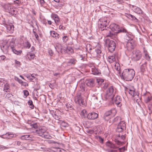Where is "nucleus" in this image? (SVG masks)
<instances>
[{"mask_svg":"<svg viewBox=\"0 0 152 152\" xmlns=\"http://www.w3.org/2000/svg\"><path fill=\"white\" fill-rule=\"evenodd\" d=\"M98 141L101 143H103L104 141V139L100 136L98 137L97 138Z\"/></svg>","mask_w":152,"mask_h":152,"instance_id":"nucleus-51","label":"nucleus"},{"mask_svg":"<svg viewBox=\"0 0 152 152\" xmlns=\"http://www.w3.org/2000/svg\"><path fill=\"white\" fill-rule=\"evenodd\" d=\"M108 152H119V151L117 150H110Z\"/></svg>","mask_w":152,"mask_h":152,"instance_id":"nucleus-64","label":"nucleus"},{"mask_svg":"<svg viewBox=\"0 0 152 152\" xmlns=\"http://www.w3.org/2000/svg\"><path fill=\"white\" fill-rule=\"evenodd\" d=\"M12 96V94L9 93L7 94V95L6 96L5 98H6L9 99H11Z\"/></svg>","mask_w":152,"mask_h":152,"instance_id":"nucleus-46","label":"nucleus"},{"mask_svg":"<svg viewBox=\"0 0 152 152\" xmlns=\"http://www.w3.org/2000/svg\"><path fill=\"white\" fill-rule=\"evenodd\" d=\"M48 52L49 54V55L50 56H53V51L51 50V49H49Z\"/></svg>","mask_w":152,"mask_h":152,"instance_id":"nucleus-63","label":"nucleus"},{"mask_svg":"<svg viewBox=\"0 0 152 152\" xmlns=\"http://www.w3.org/2000/svg\"><path fill=\"white\" fill-rule=\"evenodd\" d=\"M75 102L83 107H85L86 105V102L85 101L80 92L77 93L75 98Z\"/></svg>","mask_w":152,"mask_h":152,"instance_id":"nucleus-3","label":"nucleus"},{"mask_svg":"<svg viewBox=\"0 0 152 152\" xmlns=\"http://www.w3.org/2000/svg\"><path fill=\"white\" fill-rule=\"evenodd\" d=\"M134 44L133 41L127 42L126 47L127 49L129 50H131L134 48Z\"/></svg>","mask_w":152,"mask_h":152,"instance_id":"nucleus-18","label":"nucleus"},{"mask_svg":"<svg viewBox=\"0 0 152 152\" xmlns=\"http://www.w3.org/2000/svg\"><path fill=\"white\" fill-rule=\"evenodd\" d=\"M50 35L53 37L55 38L56 39L59 38V35L55 31H52L50 32Z\"/></svg>","mask_w":152,"mask_h":152,"instance_id":"nucleus-27","label":"nucleus"},{"mask_svg":"<svg viewBox=\"0 0 152 152\" xmlns=\"http://www.w3.org/2000/svg\"><path fill=\"white\" fill-rule=\"evenodd\" d=\"M115 59L114 56H112L108 57L107 60L110 63H111L115 61Z\"/></svg>","mask_w":152,"mask_h":152,"instance_id":"nucleus-35","label":"nucleus"},{"mask_svg":"<svg viewBox=\"0 0 152 152\" xmlns=\"http://www.w3.org/2000/svg\"><path fill=\"white\" fill-rule=\"evenodd\" d=\"M88 114L87 113V111L85 109L82 110L80 113V115L82 118H87Z\"/></svg>","mask_w":152,"mask_h":152,"instance_id":"nucleus-26","label":"nucleus"},{"mask_svg":"<svg viewBox=\"0 0 152 152\" xmlns=\"http://www.w3.org/2000/svg\"><path fill=\"white\" fill-rule=\"evenodd\" d=\"M129 94L132 95L133 97L137 95V93L135 91V89L133 87L129 89Z\"/></svg>","mask_w":152,"mask_h":152,"instance_id":"nucleus-31","label":"nucleus"},{"mask_svg":"<svg viewBox=\"0 0 152 152\" xmlns=\"http://www.w3.org/2000/svg\"><path fill=\"white\" fill-rule=\"evenodd\" d=\"M147 62H145L141 66L140 70L141 72H144L145 71L147 67Z\"/></svg>","mask_w":152,"mask_h":152,"instance_id":"nucleus-33","label":"nucleus"},{"mask_svg":"<svg viewBox=\"0 0 152 152\" xmlns=\"http://www.w3.org/2000/svg\"><path fill=\"white\" fill-rule=\"evenodd\" d=\"M11 134L9 133H7L5 135H2L1 137L4 138H10V137L9 136Z\"/></svg>","mask_w":152,"mask_h":152,"instance_id":"nucleus-45","label":"nucleus"},{"mask_svg":"<svg viewBox=\"0 0 152 152\" xmlns=\"http://www.w3.org/2000/svg\"><path fill=\"white\" fill-rule=\"evenodd\" d=\"M23 93L24 95L25 96V97H26L28 96L29 95V93L26 90L23 91Z\"/></svg>","mask_w":152,"mask_h":152,"instance_id":"nucleus-53","label":"nucleus"},{"mask_svg":"<svg viewBox=\"0 0 152 152\" xmlns=\"http://www.w3.org/2000/svg\"><path fill=\"white\" fill-rule=\"evenodd\" d=\"M1 6L5 11L8 12L11 10V8L12 7L10 3L2 4Z\"/></svg>","mask_w":152,"mask_h":152,"instance_id":"nucleus-15","label":"nucleus"},{"mask_svg":"<svg viewBox=\"0 0 152 152\" xmlns=\"http://www.w3.org/2000/svg\"><path fill=\"white\" fill-rule=\"evenodd\" d=\"M95 80L94 79H89L86 81L87 86L91 87H92L95 86Z\"/></svg>","mask_w":152,"mask_h":152,"instance_id":"nucleus-13","label":"nucleus"},{"mask_svg":"<svg viewBox=\"0 0 152 152\" xmlns=\"http://www.w3.org/2000/svg\"><path fill=\"white\" fill-rule=\"evenodd\" d=\"M126 37L125 39L127 41H126V42H130L132 41H133V37L132 35L129 33H127L126 34Z\"/></svg>","mask_w":152,"mask_h":152,"instance_id":"nucleus-28","label":"nucleus"},{"mask_svg":"<svg viewBox=\"0 0 152 152\" xmlns=\"http://www.w3.org/2000/svg\"><path fill=\"white\" fill-rule=\"evenodd\" d=\"M152 99V98L151 97L148 96L145 99V101L146 103H148Z\"/></svg>","mask_w":152,"mask_h":152,"instance_id":"nucleus-49","label":"nucleus"},{"mask_svg":"<svg viewBox=\"0 0 152 152\" xmlns=\"http://www.w3.org/2000/svg\"><path fill=\"white\" fill-rule=\"evenodd\" d=\"M106 145L107 147L111 149H115L118 148L117 145H115L111 142L109 141L106 143Z\"/></svg>","mask_w":152,"mask_h":152,"instance_id":"nucleus-20","label":"nucleus"},{"mask_svg":"<svg viewBox=\"0 0 152 152\" xmlns=\"http://www.w3.org/2000/svg\"><path fill=\"white\" fill-rule=\"evenodd\" d=\"M31 127L35 129H37L38 127V125L37 123H35L31 125Z\"/></svg>","mask_w":152,"mask_h":152,"instance_id":"nucleus-58","label":"nucleus"},{"mask_svg":"<svg viewBox=\"0 0 152 152\" xmlns=\"http://www.w3.org/2000/svg\"><path fill=\"white\" fill-rule=\"evenodd\" d=\"M120 33H128L127 30L125 28L123 27H121L120 28H119L118 31L115 32V33L116 35V34Z\"/></svg>","mask_w":152,"mask_h":152,"instance_id":"nucleus-29","label":"nucleus"},{"mask_svg":"<svg viewBox=\"0 0 152 152\" xmlns=\"http://www.w3.org/2000/svg\"><path fill=\"white\" fill-rule=\"evenodd\" d=\"M12 51L15 54L17 55H19L21 54L22 51L21 50H17L15 49H13L12 50Z\"/></svg>","mask_w":152,"mask_h":152,"instance_id":"nucleus-38","label":"nucleus"},{"mask_svg":"<svg viewBox=\"0 0 152 152\" xmlns=\"http://www.w3.org/2000/svg\"><path fill=\"white\" fill-rule=\"evenodd\" d=\"M98 116L97 113L94 112H91L88 114L87 118L90 120H93L96 119Z\"/></svg>","mask_w":152,"mask_h":152,"instance_id":"nucleus-11","label":"nucleus"},{"mask_svg":"<svg viewBox=\"0 0 152 152\" xmlns=\"http://www.w3.org/2000/svg\"><path fill=\"white\" fill-rule=\"evenodd\" d=\"M145 58L148 61H149L150 60V57L148 54L147 52L145 53Z\"/></svg>","mask_w":152,"mask_h":152,"instance_id":"nucleus-47","label":"nucleus"},{"mask_svg":"<svg viewBox=\"0 0 152 152\" xmlns=\"http://www.w3.org/2000/svg\"><path fill=\"white\" fill-rule=\"evenodd\" d=\"M122 102L121 98L120 96H117L114 99V102L115 104L117 105L119 107H121L122 105L121 102Z\"/></svg>","mask_w":152,"mask_h":152,"instance_id":"nucleus-16","label":"nucleus"},{"mask_svg":"<svg viewBox=\"0 0 152 152\" xmlns=\"http://www.w3.org/2000/svg\"><path fill=\"white\" fill-rule=\"evenodd\" d=\"M116 113V111L115 109H112L110 110L107 111L104 115V118L105 120H108L111 117L115 115Z\"/></svg>","mask_w":152,"mask_h":152,"instance_id":"nucleus-7","label":"nucleus"},{"mask_svg":"<svg viewBox=\"0 0 152 152\" xmlns=\"http://www.w3.org/2000/svg\"><path fill=\"white\" fill-rule=\"evenodd\" d=\"M114 90L113 86L109 87L107 91L106 94L104 96L106 100L111 101L113 100L115 95Z\"/></svg>","mask_w":152,"mask_h":152,"instance_id":"nucleus-2","label":"nucleus"},{"mask_svg":"<svg viewBox=\"0 0 152 152\" xmlns=\"http://www.w3.org/2000/svg\"><path fill=\"white\" fill-rule=\"evenodd\" d=\"M66 51L68 54H70L72 53L73 50L70 47H67L66 49Z\"/></svg>","mask_w":152,"mask_h":152,"instance_id":"nucleus-39","label":"nucleus"},{"mask_svg":"<svg viewBox=\"0 0 152 152\" xmlns=\"http://www.w3.org/2000/svg\"><path fill=\"white\" fill-rule=\"evenodd\" d=\"M4 81L3 79L0 78V86H2Z\"/></svg>","mask_w":152,"mask_h":152,"instance_id":"nucleus-62","label":"nucleus"},{"mask_svg":"<svg viewBox=\"0 0 152 152\" xmlns=\"http://www.w3.org/2000/svg\"><path fill=\"white\" fill-rule=\"evenodd\" d=\"M15 8H13V6L11 8V10H10L9 12H8L9 13H10L12 15H15Z\"/></svg>","mask_w":152,"mask_h":152,"instance_id":"nucleus-42","label":"nucleus"},{"mask_svg":"<svg viewBox=\"0 0 152 152\" xmlns=\"http://www.w3.org/2000/svg\"><path fill=\"white\" fill-rule=\"evenodd\" d=\"M61 149L59 148H54L53 151L56 152H61Z\"/></svg>","mask_w":152,"mask_h":152,"instance_id":"nucleus-56","label":"nucleus"},{"mask_svg":"<svg viewBox=\"0 0 152 152\" xmlns=\"http://www.w3.org/2000/svg\"><path fill=\"white\" fill-rule=\"evenodd\" d=\"M15 64L17 65L18 66L20 67L21 64L20 61H17L16 60H15Z\"/></svg>","mask_w":152,"mask_h":152,"instance_id":"nucleus-54","label":"nucleus"},{"mask_svg":"<svg viewBox=\"0 0 152 152\" xmlns=\"http://www.w3.org/2000/svg\"><path fill=\"white\" fill-rule=\"evenodd\" d=\"M66 106L67 108L68 109L71 110L73 109V104H70L69 103H66Z\"/></svg>","mask_w":152,"mask_h":152,"instance_id":"nucleus-40","label":"nucleus"},{"mask_svg":"<svg viewBox=\"0 0 152 152\" xmlns=\"http://www.w3.org/2000/svg\"><path fill=\"white\" fill-rule=\"evenodd\" d=\"M77 62V61L74 58H72L69 59L68 61L67 62V64L68 65L71 64L75 65Z\"/></svg>","mask_w":152,"mask_h":152,"instance_id":"nucleus-34","label":"nucleus"},{"mask_svg":"<svg viewBox=\"0 0 152 152\" xmlns=\"http://www.w3.org/2000/svg\"><path fill=\"white\" fill-rule=\"evenodd\" d=\"M51 18L54 20L55 22L56 25H57L60 22V18L58 16L54 13H52L51 15Z\"/></svg>","mask_w":152,"mask_h":152,"instance_id":"nucleus-17","label":"nucleus"},{"mask_svg":"<svg viewBox=\"0 0 152 152\" xmlns=\"http://www.w3.org/2000/svg\"><path fill=\"white\" fill-rule=\"evenodd\" d=\"M6 27L8 32L10 33H13L14 30V27L13 25H8Z\"/></svg>","mask_w":152,"mask_h":152,"instance_id":"nucleus-25","label":"nucleus"},{"mask_svg":"<svg viewBox=\"0 0 152 152\" xmlns=\"http://www.w3.org/2000/svg\"><path fill=\"white\" fill-rule=\"evenodd\" d=\"M105 28H102L100 29V30L104 31V32L105 33V36L107 37H109L112 39H114L116 37V35L115 32H111L110 31V28H108V29H105Z\"/></svg>","mask_w":152,"mask_h":152,"instance_id":"nucleus-6","label":"nucleus"},{"mask_svg":"<svg viewBox=\"0 0 152 152\" xmlns=\"http://www.w3.org/2000/svg\"><path fill=\"white\" fill-rule=\"evenodd\" d=\"M135 74V71L134 69H127L123 71L121 76L126 81H131L133 78Z\"/></svg>","mask_w":152,"mask_h":152,"instance_id":"nucleus-1","label":"nucleus"},{"mask_svg":"<svg viewBox=\"0 0 152 152\" xmlns=\"http://www.w3.org/2000/svg\"><path fill=\"white\" fill-rule=\"evenodd\" d=\"M142 56V53L139 50H134L132 52V58L134 61H137L140 60Z\"/></svg>","mask_w":152,"mask_h":152,"instance_id":"nucleus-5","label":"nucleus"},{"mask_svg":"<svg viewBox=\"0 0 152 152\" xmlns=\"http://www.w3.org/2000/svg\"><path fill=\"white\" fill-rule=\"evenodd\" d=\"M121 120V118L119 116H117L113 120V122H117Z\"/></svg>","mask_w":152,"mask_h":152,"instance_id":"nucleus-41","label":"nucleus"},{"mask_svg":"<svg viewBox=\"0 0 152 152\" xmlns=\"http://www.w3.org/2000/svg\"><path fill=\"white\" fill-rule=\"evenodd\" d=\"M68 37L67 36H64L62 38L64 42H66L68 40Z\"/></svg>","mask_w":152,"mask_h":152,"instance_id":"nucleus-52","label":"nucleus"},{"mask_svg":"<svg viewBox=\"0 0 152 152\" xmlns=\"http://www.w3.org/2000/svg\"><path fill=\"white\" fill-rule=\"evenodd\" d=\"M125 150V147H124L122 148H120L118 149V150L120 152H124Z\"/></svg>","mask_w":152,"mask_h":152,"instance_id":"nucleus-60","label":"nucleus"},{"mask_svg":"<svg viewBox=\"0 0 152 152\" xmlns=\"http://www.w3.org/2000/svg\"><path fill=\"white\" fill-rule=\"evenodd\" d=\"M94 54L96 56H101L102 53L100 47L96 48L95 49Z\"/></svg>","mask_w":152,"mask_h":152,"instance_id":"nucleus-22","label":"nucleus"},{"mask_svg":"<svg viewBox=\"0 0 152 152\" xmlns=\"http://www.w3.org/2000/svg\"><path fill=\"white\" fill-rule=\"evenodd\" d=\"M91 71L92 74L95 75H99L100 73V71L94 67L92 68Z\"/></svg>","mask_w":152,"mask_h":152,"instance_id":"nucleus-30","label":"nucleus"},{"mask_svg":"<svg viewBox=\"0 0 152 152\" xmlns=\"http://www.w3.org/2000/svg\"><path fill=\"white\" fill-rule=\"evenodd\" d=\"M132 7L133 10L136 13L139 14H142L143 12L140 8L134 5H132Z\"/></svg>","mask_w":152,"mask_h":152,"instance_id":"nucleus-21","label":"nucleus"},{"mask_svg":"<svg viewBox=\"0 0 152 152\" xmlns=\"http://www.w3.org/2000/svg\"><path fill=\"white\" fill-rule=\"evenodd\" d=\"M9 90L10 89V86L9 84L6 83L4 85V91L5 92H7V90L9 91Z\"/></svg>","mask_w":152,"mask_h":152,"instance_id":"nucleus-37","label":"nucleus"},{"mask_svg":"<svg viewBox=\"0 0 152 152\" xmlns=\"http://www.w3.org/2000/svg\"><path fill=\"white\" fill-rule=\"evenodd\" d=\"M20 139L22 140H29L30 141L33 140L32 136L29 135H24L22 136H21Z\"/></svg>","mask_w":152,"mask_h":152,"instance_id":"nucleus-23","label":"nucleus"},{"mask_svg":"<svg viewBox=\"0 0 152 152\" xmlns=\"http://www.w3.org/2000/svg\"><path fill=\"white\" fill-rule=\"evenodd\" d=\"M28 78H29L31 81H32L34 78H35L34 76L33 75V74L31 75V76H29L27 77Z\"/></svg>","mask_w":152,"mask_h":152,"instance_id":"nucleus-57","label":"nucleus"},{"mask_svg":"<svg viewBox=\"0 0 152 152\" xmlns=\"http://www.w3.org/2000/svg\"><path fill=\"white\" fill-rule=\"evenodd\" d=\"M14 2L15 4H20L21 3V0H16L14 1Z\"/></svg>","mask_w":152,"mask_h":152,"instance_id":"nucleus-61","label":"nucleus"},{"mask_svg":"<svg viewBox=\"0 0 152 152\" xmlns=\"http://www.w3.org/2000/svg\"><path fill=\"white\" fill-rule=\"evenodd\" d=\"M130 19H131L132 20H134L135 22H137L138 21V20L134 16L132 15Z\"/></svg>","mask_w":152,"mask_h":152,"instance_id":"nucleus-55","label":"nucleus"},{"mask_svg":"<svg viewBox=\"0 0 152 152\" xmlns=\"http://www.w3.org/2000/svg\"><path fill=\"white\" fill-rule=\"evenodd\" d=\"M46 131V128L44 126H43L40 128L39 130H37V133L39 134V136L42 137H45V133Z\"/></svg>","mask_w":152,"mask_h":152,"instance_id":"nucleus-12","label":"nucleus"},{"mask_svg":"<svg viewBox=\"0 0 152 152\" xmlns=\"http://www.w3.org/2000/svg\"><path fill=\"white\" fill-rule=\"evenodd\" d=\"M79 86L81 88V91H84L85 90V85L84 80L81 79L80 80L79 82Z\"/></svg>","mask_w":152,"mask_h":152,"instance_id":"nucleus-24","label":"nucleus"},{"mask_svg":"<svg viewBox=\"0 0 152 152\" xmlns=\"http://www.w3.org/2000/svg\"><path fill=\"white\" fill-rule=\"evenodd\" d=\"M126 124L124 121H121L118 124L116 131L118 132H122L126 129Z\"/></svg>","mask_w":152,"mask_h":152,"instance_id":"nucleus-9","label":"nucleus"},{"mask_svg":"<svg viewBox=\"0 0 152 152\" xmlns=\"http://www.w3.org/2000/svg\"><path fill=\"white\" fill-rule=\"evenodd\" d=\"M55 48L56 51L59 53L60 52L61 53H62V48L61 45L60 44H57L56 45L55 47Z\"/></svg>","mask_w":152,"mask_h":152,"instance_id":"nucleus-32","label":"nucleus"},{"mask_svg":"<svg viewBox=\"0 0 152 152\" xmlns=\"http://www.w3.org/2000/svg\"><path fill=\"white\" fill-rule=\"evenodd\" d=\"M109 18L107 17H102L98 21V26L99 28H105L109 23Z\"/></svg>","mask_w":152,"mask_h":152,"instance_id":"nucleus-4","label":"nucleus"},{"mask_svg":"<svg viewBox=\"0 0 152 152\" xmlns=\"http://www.w3.org/2000/svg\"><path fill=\"white\" fill-rule=\"evenodd\" d=\"M27 56L28 59L30 60H31L34 59L35 57L34 54L30 52H29L27 54Z\"/></svg>","mask_w":152,"mask_h":152,"instance_id":"nucleus-36","label":"nucleus"},{"mask_svg":"<svg viewBox=\"0 0 152 152\" xmlns=\"http://www.w3.org/2000/svg\"><path fill=\"white\" fill-rule=\"evenodd\" d=\"M24 44V47L28 48H29L31 47V45L30 44L28 41L25 42Z\"/></svg>","mask_w":152,"mask_h":152,"instance_id":"nucleus-44","label":"nucleus"},{"mask_svg":"<svg viewBox=\"0 0 152 152\" xmlns=\"http://www.w3.org/2000/svg\"><path fill=\"white\" fill-rule=\"evenodd\" d=\"M119 138L118 139V140H115V142L117 145H121L123 143V142L120 141L119 140H124L125 139L126 137L124 135H123L120 134H119L118 135Z\"/></svg>","mask_w":152,"mask_h":152,"instance_id":"nucleus-14","label":"nucleus"},{"mask_svg":"<svg viewBox=\"0 0 152 152\" xmlns=\"http://www.w3.org/2000/svg\"><path fill=\"white\" fill-rule=\"evenodd\" d=\"M61 125L63 127H66L67 126L68 124L66 122L63 121L61 122Z\"/></svg>","mask_w":152,"mask_h":152,"instance_id":"nucleus-50","label":"nucleus"},{"mask_svg":"<svg viewBox=\"0 0 152 152\" xmlns=\"http://www.w3.org/2000/svg\"><path fill=\"white\" fill-rule=\"evenodd\" d=\"M109 27L110 29L113 31L117 32L119 28V26L114 23L111 24Z\"/></svg>","mask_w":152,"mask_h":152,"instance_id":"nucleus-19","label":"nucleus"},{"mask_svg":"<svg viewBox=\"0 0 152 152\" xmlns=\"http://www.w3.org/2000/svg\"><path fill=\"white\" fill-rule=\"evenodd\" d=\"M105 43L110 52H112L114 51L116 44L114 41L112 40H107Z\"/></svg>","mask_w":152,"mask_h":152,"instance_id":"nucleus-8","label":"nucleus"},{"mask_svg":"<svg viewBox=\"0 0 152 152\" xmlns=\"http://www.w3.org/2000/svg\"><path fill=\"white\" fill-rule=\"evenodd\" d=\"M28 104L30 106V107L31 108V109H33L34 108V105L33 104V102H32L31 100V101H30L29 100L28 102Z\"/></svg>","mask_w":152,"mask_h":152,"instance_id":"nucleus-48","label":"nucleus"},{"mask_svg":"<svg viewBox=\"0 0 152 152\" xmlns=\"http://www.w3.org/2000/svg\"><path fill=\"white\" fill-rule=\"evenodd\" d=\"M104 80L101 78H97L96 79V82L99 85H101L103 82Z\"/></svg>","mask_w":152,"mask_h":152,"instance_id":"nucleus-43","label":"nucleus"},{"mask_svg":"<svg viewBox=\"0 0 152 152\" xmlns=\"http://www.w3.org/2000/svg\"><path fill=\"white\" fill-rule=\"evenodd\" d=\"M15 80L18 81L20 83L22 84V83H23V82L22 81V80L18 77H16L15 78Z\"/></svg>","mask_w":152,"mask_h":152,"instance_id":"nucleus-59","label":"nucleus"},{"mask_svg":"<svg viewBox=\"0 0 152 152\" xmlns=\"http://www.w3.org/2000/svg\"><path fill=\"white\" fill-rule=\"evenodd\" d=\"M15 45L14 42L12 41L10 42V44L8 47L7 45H5L4 46H3V47H1V49L3 52H6L8 51V48H10L12 49V50L13 49H14Z\"/></svg>","mask_w":152,"mask_h":152,"instance_id":"nucleus-10","label":"nucleus"}]
</instances>
